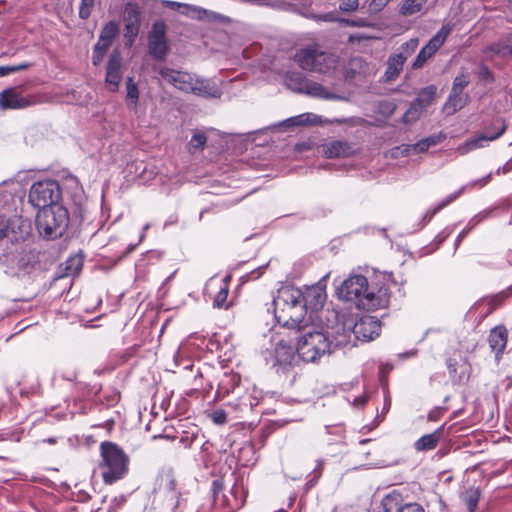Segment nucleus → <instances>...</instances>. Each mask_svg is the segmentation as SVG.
<instances>
[{
    "mask_svg": "<svg viewBox=\"0 0 512 512\" xmlns=\"http://www.w3.org/2000/svg\"><path fill=\"white\" fill-rule=\"evenodd\" d=\"M257 404V397H254L250 393L246 392L241 395L235 403H230L229 405L239 411H252Z\"/></svg>",
    "mask_w": 512,
    "mask_h": 512,
    "instance_id": "nucleus-31",
    "label": "nucleus"
},
{
    "mask_svg": "<svg viewBox=\"0 0 512 512\" xmlns=\"http://www.w3.org/2000/svg\"><path fill=\"white\" fill-rule=\"evenodd\" d=\"M483 54L486 59H492L494 56L506 57L512 54V47L501 42L493 43L484 49Z\"/></svg>",
    "mask_w": 512,
    "mask_h": 512,
    "instance_id": "nucleus-27",
    "label": "nucleus"
},
{
    "mask_svg": "<svg viewBox=\"0 0 512 512\" xmlns=\"http://www.w3.org/2000/svg\"><path fill=\"white\" fill-rule=\"evenodd\" d=\"M381 323L374 316H364L353 327V333L359 340L370 341L379 336Z\"/></svg>",
    "mask_w": 512,
    "mask_h": 512,
    "instance_id": "nucleus-13",
    "label": "nucleus"
},
{
    "mask_svg": "<svg viewBox=\"0 0 512 512\" xmlns=\"http://www.w3.org/2000/svg\"><path fill=\"white\" fill-rule=\"evenodd\" d=\"M275 357L279 364H289L294 357V350L292 347L280 342L275 349Z\"/></svg>",
    "mask_w": 512,
    "mask_h": 512,
    "instance_id": "nucleus-33",
    "label": "nucleus"
},
{
    "mask_svg": "<svg viewBox=\"0 0 512 512\" xmlns=\"http://www.w3.org/2000/svg\"><path fill=\"white\" fill-rule=\"evenodd\" d=\"M83 265L81 257H71L66 262V273L67 275H75L80 272Z\"/></svg>",
    "mask_w": 512,
    "mask_h": 512,
    "instance_id": "nucleus-39",
    "label": "nucleus"
},
{
    "mask_svg": "<svg viewBox=\"0 0 512 512\" xmlns=\"http://www.w3.org/2000/svg\"><path fill=\"white\" fill-rule=\"evenodd\" d=\"M157 72L162 81L184 93H192L205 98H219L222 95L221 89L212 81L201 79L188 71L161 66Z\"/></svg>",
    "mask_w": 512,
    "mask_h": 512,
    "instance_id": "nucleus-5",
    "label": "nucleus"
},
{
    "mask_svg": "<svg viewBox=\"0 0 512 512\" xmlns=\"http://www.w3.org/2000/svg\"><path fill=\"white\" fill-rule=\"evenodd\" d=\"M492 178V173H489L485 177L478 179L476 181L470 182L466 186L461 187L457 192L449 195L445 200H443L437 207H435L432 212L428 215L426 214L425 217H428V221L431 220V218L440 210H442L444 207L452 203L454 200H456L466 188H473V187H484L486 186Z\"/></svg>",
    "mask_w": 512,
    "mask_h": 512,
    "instance_id": "nucleus-18",
    "label": "nucleus"
},
{
    "mask_svg": "<svg viewBox=\"0 0 512 512\" xmlns=\"http://www.w3.org/2000/svg\"><path fill=\"white\" fill-rule=\"evenodd\" d=\"M399 512H425L423 507L418 503H407L401 506Z\"/></svg>",
    "mask_w": 512,
    "mask_h": 512,
    "instance_id": "nucleus-50",
    "label": "nucleus"
},
{
    "mask_svg": "<svg viewBox=\"0 0 512 512\" xmlns=\"http://www.w3.org/2000/svg\"><path fill=\"white\" fill-rule=\"evenodd\" d=\"M212 421L217 425H223L227 422V413L224 409H216L211 414Z\"/></svg>",
    "mask_w": 512,
    "mask_h": 512,
    "instance_id": "nucleus-46",
    "label": "nucleus"
},
{
    "mask_svg": "<svg viewBox=\"0 0 512 512\" xmlns=\"http://www.w3.org/2000/svg\"><path fill=\"white\" fill-rule=\"evenodd\" d=\"M362 120L360 118H335L333 120H322V118L314 113H303L298 116L291 117L283 122L285 126H309L323 123H337L357 125Z\"/></svg>",
    "mask_w": 512,
    "mask_h": 512,
    "instance_id": "nucleus-12",
    "label": "nucleus"
},
{
    "mask_svg": "<svg viewBox=\"0 0 512 512\" xmlns=\"http://www.w3.org/2000/svg\"><path fill=\"white\" fill-rule=\"evenodd\" d=\"M301 298L302 305L306 314L308 309L317 311L323 307L326 301V292L323 287L319 285H313L306 287L304 291L302 290Z\"/></svg>",
    "mask_w": 512,
    "mask_h": 512,
    "instance_id": "nucleus-15",
    "label": "nucleus"
},
{
    "mask_svg": "<svg viewBox=\"0 0 512 512\" xmlns=\"http://www.w3.org/2000/svg\"><path fill=\"white\" fill-rule=\"evenodd\" d=\"M149 228V224L145 225L144 230H147Z\"/></svg>",
    "mask_w": 512,
    "mask_h": 512,
    "instance_id": "nucleus-64",
    "label": "nucleus"
},
{
    "mask_svg": "<svg viewBox=\"0 0 512 512\" xmlns=\"http://www.w3.org/2000/svg\"><path fill=\"white\" fill-rule=\"evenodd\" d=\"M359 7V1L358 0H341L339 9L342 12H352L357 10Z\"/></svg>",
    "mask_w": 512,
    "mask_h": 512,
    "instance_id": "nucleus-47",
    "label": "nucleus"
},
{
    "mask_svg": "<svg viewBox=\"0 0 512 512\" xmlns=\"http://www.w3.org/2000/svg\"><path fill=\"white\" fill-rule=\"evenodd\" d=\"M480 497L481 492L477 487H470L462 494V500L469 512H474L476 510Z\"/></svg>",
    "mask_w": 512,
    "mask_h": 512,
    "instance_id": "nucleus-30",
    "label": "nucleus"
},
{
    "mask_svg": "<svg viewBox=\"0 0 512 512\" xmlns=\"http://www.w3.org/2000/svg\"><path fill=\"white\" fill-rule=\"evenodd\" d=\"M104 56H105L104 54H102L100 52H97V51H95L93 49V55H92V62H93V64L95 66H98L102 62Z\"/></svg>",
    "mask_w": 512,
    "mask_h": 512,
    "instance_id": "nucleus-56",
    "label": "nucleus"
},
{
    "mask_svg": "<svg viewBox=\"0 0 512 512\" xmlns=\"http://www.w3.org/2000/svg\"><path fill=\"white\" fill-rule=\"evenodd\" d=\"M469 82V77L466 74H459L453 81L451 91L455 93H463V90L468 86Z\"/></svg>",
    "mask_w": 512,
    "mask_h": 512,
    "instance_id": "nucleus-41",
    "label": "nucleus"
},
{
    "mask_svg": "<svg viewBox=\"0 0 512 512\" xmlns=\"http://www.w3.org/2000/svg\"><path fill=\"white\" fill-rule=\"evenodd\" d=\"M341 21L344 22L345 24H347L348 26H352V27H365V26H367L366 21L363 20V19H358V20L342 19Z\"/></svg>",
    "mask_w": 512,
    "mask_h": 512,
    "instance_id": "nucleus-54",
    "label": "nucleus"
},
{
    "mask_svg": "<svg viewBox=\"0 0 512 512\" xmlns=\"http://www.w3.org/2000/svg\"><path fill=\"white\" fill-rule=\"evenodd\" d=\"M390 0H371L368 5V12L377 14L384 9Z\"/></svg>",
    "mask_w": 512,
    "mask_h": 512,
    "instance_id": "nucleus-45",
    "label": "nucleus"
},
{
    "mask_svg": "<svg viewBox=\"0 0 512 512\" xmlns=\"http://www.w3.org/2000/svg\"><path fill=\"white\" fill-rule=\"evenodd\" d=\"M295 61L304 70L324 74L336 68L338 57L317 47H308L295 54Z\"/></svg>",
    "mask_w": 512,
    "mask_h": 512,
    "instance_id": "nucleus-8",
    "label": "nucleus"
},
{
    "mask_svg": "<svg viewBox=\"0 0 512 512\" xmlns=\"http://www.w3.org/2000/svg\"><path fill=\"white\" fill-rule=\"evenodd\" d=\"M276 512H286V510L285 509H279Z\"/></svg>",
    "mask_w": 512,
    "mask_h": 512,
    "instance_id": "nucleus-63",
    "label": "nucleus"
},
{
    "mask_svg": "<svg viewBox=\"0 0 512 512\" xmlns=\"http://www.w3.org/2000/svg\"><path fill=\"white\" fill-rule=\"evenodd\" d=\"M231 380L234 382L235 385H238L240 382L239 376H232Z\"/></svg>",
    "mask_w": 512,
    "mask_h": 512,
    "instance_id": "nucleus-60",
    "label": "nucleus"
},
{
    "mask_svg": "<svg viewBox=\"0 0 512 512\" xmlns=\"http://www.w3.org/2000/svg\"><path fill=\"white\" fill-rule=\"evenodd\" d=\"M227 297H228V290L226 288L220 289V291L217 293L216 298L214 300V306H216L218 308L224 307Z\"/></svg>",
    "mask_w": 512,
    "mask_h": 512,
    "instance_id": "nucleus-49",
    "label": "nucleus"
},
{
    "mask_svg": "<svg viewBox=\"0 0 512 512\" xmlns=\"http://www.w3.org/2000/svg\"><path fill=\"white\" fill-rule=\"evenodd\" d=\"M501 124H503V125L505 126L504 121H503V120H501V119H498V120H496V121L493 123L494 130H496V132H495L494 134H496L497 132H499V130H500V125H501Z\"/></svg>",
    "mask_w": 512,
    "mask_h": 512,
    "instance_id": "nucleus-57",
    "label": "nucleus"
},
{
    "mask_svg": "<svg viewBox=\"0 0 512 512\" xmlns=\"http://www.w3.org/2000/svg\"><path fill=\"white\" fill-rule=\"evenodd\" d=\"M443 413H444L443 408H440V407L434 408L433 410H431L428 413V420L429 421H437L441 418Z\"/></svg>",
    "mask_w": 512,
    "mask_h": 512,
    "instance_id": "nucleus-52",
    "label": "nucleus"
},
{
    "mask_svg": "<svg viewBox=\"0 0 512 512\" xmlns=\"http://www.w3.org/2000/svg\"><path fill=\"white\" fill-rule=\"evenodd\" d=\"M450 32L451 26L443 25L441 29L420 50L416 59L412 63V68L415 70L422 68L425 63L441 48Z\"/></svg>",
    "mask_w": 512,
    "mask_h": 512,
    "instance_id": "nucleus-11",
    "label": "nucleus"
},
{
    "mask_svg": "<svg viewBox=\"0 0 512 512\" xmlns=\"http://www.w3.org/2000/svg\"><path fill=\"white\" fill-rule=\"evenodd\" d=\"M443 435V427L436 429L433 433L423 435L414 443L417 451H429L434 449Z\"/></svg>",
    "mask_w": 512,
    "mask_h": 512,
    "instance_id": "nucleus-21",
    "label": "nucleus"
},
{
    "mask_svg": "<svg viewBox=\"0 0 512 512\" xmlns=\"http://www.w3.org/2000/svg\"><path fill=\"white\" fill-rule=\"evenodd\" d=\"M369 441H370L369 439H364V440H361V441H360V444H365V443H367V442H369Z\"/></svg>",
    "mask_w": 512,
    "mask_h": 512,
    "instance_id": "nucleus-61",
    "label": "nucleus"
},
{
    "mask_svg": "<svg viewBox=\"0 0 512 512\" xmlns=\"http://www.w3.org/2000/svg\"><path fill=\"white\" fill-rule=\"evenodd\" d=\"M507 339L508 331L504 326H496L489 333L488 343L497 360L501 358L506 348Z\"/></svg>",
    "mask_w": 512,
    "mask_h": 512,
    "instance_id": "nucleus-17",
    "label": "nucleus"
},
{
    "mask_svg": "<svg viewBox=\"0 0 512 512\" xmlns=\"http://www.w3.org/2000/svg\"><path fill=\"white\" fill-rule=\"evenodd\" d=\"M61 189L55 180H42L35 182L29 191V202L37 208L44 209L51 205H58Z\"/></svg>",
    "mask_w": 512,
    "mask_h": 512,
    "instance_id": "nucleus-9",
    "label": "nucleus"
},
{
    "mask_svg": "<svg viewBox=\"0 0 512 512\" xmlns=\"http://www.w3.org/2000/svg\"><path fill=\"white\" fill-rule=\"evenodd\" d=\"M140 25L141 24L125 23V33H124V36H125V38L128 39V42H129L130 45L133 44V42L135 41L136 37L138 36L139 30H140Z\"/></svg>",
    "mask_w": 512,
    "mask_h": 512,
    "instance_id": "nucleus-42",
    "label": "nucleus"
},
{
    "mask_svg": "<svg viewBox=\"0 0 512 512\" xmlns=\"http://www.w3.org/2000/svg\"><path fill=\"white\" fill-rule=\"evenodd\" d=\"M426 4V0H402L399 7V14L408 17L422 11Z\"/></svg>",
    "mask_w": 512,
    "mask_h": 512,
    "instance_id": "nucleus-26",
    "label": "nucleus"
},
{
    "mask_svg": "<svg viewBox=\"0 0 512 512\" xmlns=\"http://www.w3.org/2000/svg\"><path fill=\"white\" fill-rule=\"evenodd\" d=\"M169 477H170V480H169L168 487H169V489H170L171 491H173V490H175V488H176V482H175V480H174V478H173V476H172V475H169Z\"/></svg>",
    "mask_w": 512,
    "mask_h": 512,
    "instance_id": "nucleus-58",
    "label": "nucleus"
},
{
    "mask_svg": "<svg viewBox=\"0 0 512 512\" xmlns=\"http://www.w3.org/2000/svg\"><path fill=\"white\" fill-rule=\"evenodd\" d=\"M69 224V214L61 205H51L41 209L36 217V228L39 234L47 239L61 237Z\"/></svg>",
    "mask_w": 512,
    "mask_h": 512,
    "instance_id": "nucleus-7",
    "label": "nucleus"
},
{
    "mask_svg": "<svg viewBox=\"0 0 512 512\" xmlns=\"http://www.w3.org/2000/svg\"><path fill=\"white\" fill-rule=\"evenodd\" d=\"M308 82H309V79L305 78L300 73H291L286 78L287 86L291 90H293L295 92H299V93H304V94L307 90V88H305V86L308 85Z\"/></svg>",
    "mask_w": 512,
    "mask_h": 512,
    "instance_id": "nucleus-29",
    "label": "nucleus"
},
{
    "mask_svg": "<svg viewBox=\"0 0 512 512\" xmlns=\"http://www.w3.org/2000/svg\"><path fill=\"white\" fill-rule=\"evenodd\" d=\"M485 213H480L474 216L468 223V227L460 232L456 239V246L460 244V242L467 236L469 231L475 227L479 222H481L485 218Z\"/></svg>",
    "mask_w": 512,
    "mask_h": 512,
    "instance_id": "nucleus-38",
    "label": "nucleus"
},
{
    "mask_svg": "<svg viewBox=\"0 0 512 512\" xmlns=\"http://www.w3.org/2000/svg\"><path fill=\"white\" fill-rule=\"evenodd\" d=\"M302 290L292 285L282 286L273 298L274 315L279 324L287 328H300L304 324L305 309Z\"/></svg>",
    "mask_w": 512,
    "mask_h": 512,
    "instance_id": "nucleus-4",
    "label": "nucleus"
},
{
    "mask_svg": "<svg viewBox=\"0 0 512 512\" xmlns=\"http://www.w3.org/2000/svg\"><path fill=\"white\" fill-rule=\"evenodd\" d=\"M505 130H506V126L501 124L500 130L496 134H492V135L482 134L477 138L469 139L457 147V152L460 155H465L474 149L481 148V147H483L484 141H493V140L499 138L505 132Z\"/></svg>",
    "mask_w": 512,
    "mask_h": 512,
    "instance_id": "nucleus-20",
    "label": "nucleus"
},
{
    "mask_svg": "<svg viewBox=\"0 0 512 512\" xmlns=\"http://www.w3.org/2000/svg\"><path fill=\"white\" fill-rule=\"evenodd\" d=\"M419 40L417 38H412L409 41L403 43L400 47V52L395 55H401L404 57V61L416 50L418 47Z\"/></svg>",
    "mask_w": 512,
    "mask_h": 512,
    "instance_id": "nucleus-37",
    "label": "nucleus"
},
{
    "mask_svg": "<svg viewBox=\"0 0 512 512\" xmlns=\"http://www.w3.org/2000/svg\"><path fill=\"white\" fill-rule=\"evenodd\" d=\"M126 88L128 105L135 109L139 100V91L136 83L131 77L127 79Z\"/></svg>",
    "mask_w": 512,
    "mask_h": 512,
    "instance_id": "nucleus-35",
    "label": "nucleus"
},
{
    "mask_svg": "<svg viewBox=\"0 0 512 512\" xmlns=\"http://www.w3.org/2000/svg\"><path fill=\"white\" fill-rule=\"evenodd\" d=\"M31 226L21 217L7 219L0 215V263L18 277L28 275L38 263L30 247Z\"/></svg>",
    "mask_w": 512,
    "mask_h": 512,
    "instance_id": "nucleus-1",
    "label": "nucleus"
},
{
    "mask_svg": "<svg viewBox=\"0 0 512 512\" xmlns=\"http://www.w3.org/2000/svg\"><path fill=\"white\" fill-rule=\"evenodd\" d=\"M122 58L118 52H113L106 66L105 83L109 91L115 92L122 80Z\"/></svg>",
    "mask_w": 512,
    "mask_h": 512,
    "instance_id": "nucleus-14",
    "label": "nucleus"
},
{
    "mask_svg": "<svg viewBox=\"0 0 512 512\" xmlns=\"http://www.w3.org/2000/svg\"><path fill=\"white\" fill-rule=\"evenodd\" d=\"M99 469L103 482L112 485L123 479L129 470V457L117 444L104 441L100 444Z\"/></svg>",
    "mask_w": 512,
    "mask_h": 512,
    "instance_id": "nucleus-6",
    "label": "nucleus"
},
{
    "mask_svg": "<svg viewBox=\"0 0 512 512\" xmlns=\"http://www.w3.org/2000/svg\"><path fill=\"white\" fill-rule=\"evenodd\" d=\"M415 153H423L429 149L424 139L419 140L417 143L411 146Z\"/></svg>",
    "mask_w": 512,
    "mask_h": 512,
    "instance_id": "nucleus-51",
    "label": "nucleus"
},
{
    "mask_svg": "<svg viewBox=\"0 0 512 512\" xmlns=\"http://www.w3.org/2000/svg\"><path fill=\"white\" fill-rule=\"evenodd\" d=\"M437 88L434 85H429L422 88L417 95V98L414 100L417 106L422 107L426 110L433 102L436 96Z\"/></svg>",
    "mask_w": 512,
    "mask_h": 512,
    "instance_id": "nucleus-25",
    "label": "nucleus"
},
{
    "mask_svg": "<svg viewBox=\"0 0 512 512\" xmlns=\"http://www.w3.org/2000/svg\"><path fill=\"white\" fill-rule=\"evenodd\" d=\"M446 135L442 132L434 135H430L426 138H423L424 141L427 143L428 147L435 146L439 143H441L443 140H445Z\"/></svg>",
    "mask_w": 512,
    "mask_h": 512,
    "instance_id": "nucleus-48",
    "label": "nucleus"
},
{
    "mask_svg": "<svg viewBox=\"0 0 512 512\" xmlns=\"http://www.w3.org/2000/svg\"><path fill=\"white\" fill-rule=\"evenodd\" d=\"M206 141H207V138L203 133H200V132L194 133V135L192 136L190 143H189L190 149H193V150L203 149Z\"/></svg>",
    "mask_w": 512,
    "mask_h": 512,
    "instance_id": "nucleus-44",
    "label": "nucleus"
},
{
    "mask_svg": "<svg viewBox=\"0 0 512 512\" xmlns=\"http://www.w3.org/2000/svg\"><path fill=\"white\" fill-rule=\"evenodd\" d=\"M404 57L401 55H392L389 57L387 62V68L385 71L386 81L391 82L395 80L403 69Z\"/></svg>",
    "mask_w": 512,
    "mask_h": 512,
    "instance_id": "nucleus-23",
    "label": "nucleus"
},
{
    "mask_svg": "<svg viewBox=\"0 0 512 512\" xmlns=\"http://www.w3.org/2000/svg\"><path fill=\"white\" fill-rule=\"evenodd\" d=\"M305 88H307L305 94L310 95L312 97L325 99V100L341 99V97L328 91L321 84L313 82L311 80H309L308 85L305 86Z\"/></svg>",
    "mask_w": 512,
    "mask_h": 512,
    "instance_id": "nucleus-24",
    "label": "nucleus"
},
{
    "mask_svg": "<svg viewBox=\"0 0 512 512\" xmlns=\"http://www.w3.org/2000/svg\"><path fill=\"white\" fill-rule=\"evenodd\" d=\"M322 152L328 158L348 157L354 153V148L347 141L334 140L322 145Z\"/></svg>",
    "mask_w": 512,
    "mask_h": 512,
    "instance_id": "nucleus-19",
    "label": "nucleus"
},
{
    "mask_svg": "<svg viewBox=\"0 0 512 512\" xmlns=\"http://www.w3.org/2000/svg\"><path fill=\"white\" fill-rule=\"evenodd\" d=\"M94 4L95 0H81L79 7V17L84 20L88 19L91 15Z\"/></svg>",
    "mask_w": 512,
    "mask_h": 512,
    "instance_id": "nucleus-43",
    "label": "nucleus"
},
{
    "mask_svg": "<svg viewBox=\"0 0 512 512\" xmlns=\"http://www.w3.org/2000/svg\"><path fill=\"white\" fill-rule=\"evenodd\" d=\"M340 299L353 302L363 310L386 308L389 304L390 293L387 287H380L377 292L369 289L368 280L363 275H352L337 289Z\"/></svg>",
    "mask_w": 512,
    "mask_h": 512,
    "instance_id": "nucleus-3",
    "label": "nucleus"
},
{
    "mask_svg": "<svg viewBox=\"0 0 512 512\" xmlns=\"http://www.w3.org/2000/svg\"><path fill=\"white\" fill-rule=\"evenodd\" d=\"M512 171V159L508 160L503 166L499 167L496 170V174H506L508 172Z\"/></svg>",
    "mask_w": 512,
    "mask_h": 512,
    "instance_id": "nucleus-55",
    "label": "nucleus"
},
{
    "mask_svg": "<svg viewBox=\"0 0 512 512\" xmlns=\"http://www.w3.org/2000/svg\"><path fill=\"white\" fill-rule=\"evenodd\" d=\"M32 105V101L23 96L17 88H10L0 93V109H23Z\"/></svg>",
    "mask_w": 512,
    "mask_h": 512,
    "instance_id": "nucleus-16",
    "label": "nucleus"
},
{
    "mask_svg": "<svg viewBox=\"0 0 512 512\" xmlns=\"http://www.w3.org/2000/svg\"><path fill=\"white\" fill-rule=\"evenodd\" d=\"M110 46L111 44L106 43L105 41H101V39H99L94 46V50L105 55Z\"/></svg>",
    "mask_w": 512,
    "mask_h": 512,
    "instance_id": "nucleus-53",
    "label": "nucleus"
},
{
    "mask_svg": "<svg viewBox=\"0 0 512 512\" xmlns=\"http://www.w3.org/2000/svg\"><path fill=\"white\" fill-rule=\"evenodd\" d=\"M31 67V64L28 62H22L17 65H7V66H0V77L7 76L9 74L26 70Z\"/></svg>",
    "mask_w": 512,
    "mask_h": 512,
    "instance_id": "nucleus-40",
    "label": "nucleus"
},
{
    "mask_svg": "<svg viewBox=\"0 0 512 512\" xmlns=\"http://www.w3.org/2000/svg\"><path fill=\"white\" fill-rule=\"evenodd\" d=\"M166 31V24L163 21H156L148 33V51L156 60H164L168 54Z\"/></svg>",
    "mask_w": 512,
    "mask_h": 512,
    "instance_id": "nucleus-10",
    "label": "nucleus"
},
{
    "mask_svg": "<svg viewBox=\"0 0 512 512\" xmlns=\"http://www.w3.org/2000/svg\"><path fill=\"white\" fill-rule=\"evenodd\" d=\"M48 442L49 443H55V440L54 439H49Z\"/></svg>",
    "mask_w": 512,
    "mask_h": 512,
    "instance_id": "nucleus-62",
    "label": "nucleus"
},
{
    "mask_svg": "<svg viewBox=\"0 0 512 512\" xmlns=\"http://www.w3.org/2000/svg\"><path fill=\"white\" fill-rule=\"evenodd\" d=\"M118 33L119 25L114 21H110L101 30L99 39L112 45Z\"/></svg>",
    "mask_w": 512,
    "mask_h": 512,
    "instance_id": "nucleus-34",
    "label": "nucleus"
},
{
    "mask_svg": "<svg viewBox=\"0 0 512 512\" xmlns=\"http://www.w3.org/2000/svg\"><path fill=\"white\" fill-rule=\"evenodd\" d=\"M424 111L425 110L422 107L417 106L416 103L413 101L409 109L404 113L402 117L403 123L412 124L416 122Z\"/></svg>",
    "mask_w": 512,
    "mask_h": 512,
    "instance_id": "nucleus-36",
    "label": "nucleus"
},
{
    "mask_svg": "<svg viewBox=\"0 0 512 512\" xmlns=\"http://www.w3.org/2000/svg\"><path fill=\"white\" fill-rule=\"evenodd\" d=\"M469 101V95L464 93L450 92V95L444 105L448 114H453L462 109Z\"/></svg>",
    "mask_w": 512,
    "mask_h": 512,
    "instance_id": "nucleus-22",
    "label": "nucleus"
},
{
    "mask_svg": "<svg viewBox=\"0 0 512 512\" xmlns=\"http://www.w3.org/2000/svg\"><path fill=\"white\" fill-rule=\"evenodd\" d=\"M317 18L320 19V20H323V21H333V17H332L331 14H324V15L319 16Z\"/></svg>",
    "mask_w": 512,
    "mask_h": 512,
    "instance_id": "nucleus-59",
    "label": "nucleus"
},
{
    "mask_svg": "<svg viewBox=\"0 0 512 512\" xmlns=\"http://www.w3.org/2000/svg\"><path fill=\"white\" fill-rule=\"evenodd\" d=\"M401 495L395 491L387 494L381 501V509L383 512H399L401 509Z\"/></svg>",
    "mask_w": 512,
    "mask_h": 512,
    "instance_id": "nucleus-28",
    "label": "nucleus"
},
{
    "mask_svg": "<svg viewBox=\"0 0 512 512\" xmlns=\"http://www.w3.org/2000/svg\"><path fill=\"white\" fill-rule=\"evenodd\" d=\"M124 23L141 24V11L137 3L128 2L123 13Z\"/></svg>",
    "mask_w": 512,
    "mask_h": 512,
    "instance_id": "nucleus-32",
    "label": "nucleus"
},
{
    "mask_svg": "<svg viewBox=\"0 0 512 512\" xmlns=\"http://www.w3.org/2000/svg\"><path fill=\"white\" fill-rule=\"evenodd\" d=\"M296 329L300 332L296 352L307 363L316 362L322 356L332 353L335 348L349 343L350 334L346 332L331 340L322 327L304 323Z\"/></svg>",
    "mask_w": 512,
    "mask_h": 512,
    "instance_id": "nucleus-2",
    "label": "nucleus"
}]
</instances>
